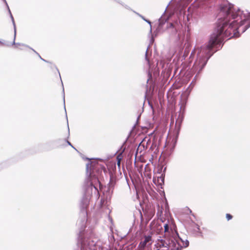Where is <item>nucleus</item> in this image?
I'll return each instance as SVG.
<instances>
[{
	"mask_svg": "<svg viewBox=\"0 0 250 250\" xmlns=\"http://www.w3.org/2000/svg\"><path fill=\"white\" fill-rule=\"evenodd\" d=\"M221 13L225 14L226 16L220 20L214 32L211 35L207 45L208 49L221 43L225 37L230 39L238 37L240 32L243 33L250 27V14L246 19L241 20L234 13L230 6L223 7Z\"/></svg>",
	"mask_w": 250,
	"mask_h": 250,
	"instance_id": "1",
	"label": "nucleus"
},
{
	"mask_svg": "<svg viewBox=\"0 0 250 250\" xmlns=\"http://www.w3.org/2000/svg\"><path fill=\"white\" fill-rule=\"evenodd\" d=\"M152 232H150L148 234H144L140 239V242L138 245V250H145L146 247L150 246L153 242Z\"/></svg>",
	"mask_w": 250,
	"mask_h": 250,
	"instance_id": "2",
	"label": "nucleus"
},
{
	"mask_svg": "<svg viewBox=\"0 0 250 250\" xmlns=\"http://www.w3.org/2000/svg\"><path fill=\"white\" fill-rule=\"evenodd\" d=\"M164 234L163 236L173 237V230L171 225L166 223L164 225Z\"/></svg>",
	"mask_w": 250,
	"mask_h": 250,
	"instance_id": "3",
	"label": "nucleus"
},
{
	"mask_svg": "<svg viewBox=\"0 0 250 250\" xmlns=\"http://www.w3.org/2000/svg\"><path fill=\"white\" fill-rule=\"evenodd\" d=\"M175 242L176 243V244H180V247L181 248V249L183 248H186L189 245V242L187 239L184 240L182 238H180L179 242H177L175 241Z\"/></svg>",
	"mask_w": 250,
	"mask_h": 250,
	"instance_id": "4",
	"label": "nucleus"
},
{
	"mask_svg": "<svg viewBox=\"0 0 250 250\" xmlns=\"http://www.w3.org/2000/svg\"><path fill=\"white\" fill-rule=\"evenodd\" d=\"M122 159V154H120L118 155L117 157V166L119 168H120V165H121V162Z\"/></svg>",
	"mask_w": 250,
	"mask_h": 250,
	"instance_id": "5",
	"label": "nucleus"
},
{
	"mask_svg": "<svg viewBox=\"0 0 250 250\" xmlns=\"http://www.w3.org/2000/svg\"><path fill=\"white\" fill-rule=\"evenodd\" d=\"M98 170L99 171L100 170L101 172L103 171L104 173H105L106 172V169L105 167L104 166H101L100 167H99L98 168Z\"/></svg>",
	"mask_w": 250,
	"mask_h": 250,
	"instance_id": "6",
	"label": "nucleus"
},
{
	"mask_svg": "<svg viewBox=\"0 0 250 250\" xmlns=\"http://www.w3.org/2000/svg\"><path fill=\"white\" fill-rule=\"evenodd\" d=\"M226 216L228 221L231 220L233 217L229 213H227Z\"/></svg>",
	"mask_w": 250,
	"mask_h": 250,
	"instance_id": "7",
	"label": "nucleus"
},
{
	"mask_svg": "<svg viewBox=\"0 0 250 250\" xmlns=\"http://www.w3.org/2000/svg\"><path fill=\"white\" fill-rule=\"evenodd\" d=\"M98 182L99 183V185H100V186H101V183L100 182V181L98 179Z\"/></svg>",
	"mask_w": 250,
	"mask_h": 250,
	"instance_id": "8",
	"label": "nucleus"
},
{
	"mask_svg": "<svg viewBox=\"0 0 250 250\" xmlns=\"http://www.w3.org/2000/svg\"><path fill=\"white\" fill-rule=\"evenodd\" d=\"M67 143H68V144L71 145L69 142L67 141Z\"/></svg>",
	"mask_w": 250,
	"mask_h": 250,
	"instance_id": "9",
	"label": "nucleus"
},
{
	"mask_svg": "<svg viewBox=\"0 0 250 250\" xmlns=\"http://www.w3.org/2000/svg\"><path fill=\"white\" fill-rule=\"evenodd\" d=\"M94 188H95L97 190V189L96 188L95 186H94Z\"/></svg>",
	"mask_w": 250,
	"mask_h": 250,
	"instance_id": "10",
	"label": "nucleus"
},
{
	"mask_svg": "<svg viewBox=\"0 0 250 250\" xmlns=\"http://www.w3.org/2000/svg\"><path fill=\"white\" fill-rule=\"evenodd\" d=\"M189 211L190 213H191V210L189 209Z\"/></svg>",
	"mask_w": 250,
	"mask_h": 250,
	"instance_id": "11",
	"label": "nucleus"
}]
</instances>
